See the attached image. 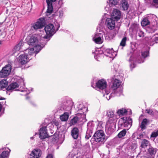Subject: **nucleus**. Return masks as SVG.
<instances>
[{"label":"nucleus","instance_id":"nucleus-29","mask_svg":"<svg viewBox=\"0 0 158 158\" xmlns=\"http://www.w3.org/2000/svg\"><path fill=\"white\" fill-rule=\"evenodd\" d=\"M110 125L109 127H108L107 129H106V132L107 134L110 135L114 131V127L115 126V123L114 122V125L112 124H110Z\"/></svg>","mask_w":158,"mask_h":158},{"label":"nucleus","instance_id":"nucleus-21","mask_svg":"<svg viewBox=\"0 0 158 158\" xmlns=\"http://www.w3.org/2000/svg\"><path fill=\"white\" fill-rule=\"evenodd\" d=\"M149 55V51H146L144 52H141L142 57H141L140 56H138L137 57V60H140L141 62V63H143L144 61V59L146 57L148 56Z\"/></svg>","mask_w":158,"mask_h":158},{"label":"nucleus","instance_id":"nucleus-55","mask_svg":"<svg viewBox=\"0 0 158 158\" xmlns=\"http://www.w3.org/2000/svg\"><path fill=\"white\" fill-rule=\"evenodd\" d=\"M153 112L154 114L153 116L156 118H157L158 117V111L156 110H154Z\"/></svg>","mask_w":158,"mask_h":158},{"label":"nucleus","instance_id":"nucleus-57","mask_svg":"<svg viewBox=\"0 0 158 158\" xmlns=\"http://www.w3.org/2000/svg\"><path fill=\"white\" fill-rule=\"evenodd\" d=\"M143 133H141L139 134L138 136L137 137V139H140L141 138H143Z\"/></svg>","mask_w":158,"mask_h":158},{"label":"nucleus","instance_id":"nucleus-46","mask_svg":"<svg viewBox=\"0 0 158 158\" xmlns=\"http://www.w3.org/2000/svg\"><path fill=\"white\" fill-rule=\"evenodd\" d=\"M87 110V108H86L85 107L82 108L80 109H79L78 111L79 112L78 113V114H84L85 112L84 111Z\"/></svg>","mask_w":158,"mask_h":158},{"label":"nucleus","instance_id":"nucleus-53","mask_svg":"<svg viewBox=\"0 0 158 158\" xmlns=\"http://www.w3.org/2000/svg\"><path fill=\"white\" fill-rule=\"evenodd\" d=\"M111 143H113L115 144H117L119 143V141L118 140V138H115L113 139Z\"/></svg>","mask_w":158,"mask_h":158},{"label":"nucleus","instance_id":"nucleus-44","mask_svg":"<svg viewBox=\"0 0 158 158\" xmlns=\"http://www.w3.org/2000/svg\"><path fill=\"white\" fill-rule=\"evenodd\" d=\"M132 28L133 31H135L136 32L138 30H139V26L137 24H134L132 26Z\"/></svg>","mask_w":158,"mask_h":158},{"label":"nucleus","instance_id":"nucleus-6","mask_svg":"<svg viewBox=\"0 0 158 158\" xmlns=\"http://www.w3.org/2000/svg\"><path fill=\"white\" fill-rule=\"evenodd\" d=\"M73 102L70 100H64L60 105V110L69 111L71 109Z\"/></svg>","mask_w":158,"mask_h":158},{"label":"nucleus","instance_id":"nucleus-45","mask_svg":"<svg viewBox=\"0 0 158 158\" xmlns=\"http://www.w3.org/2000/svg\"><path fill=\"white\" fill-rule=\"evenodd\" d=\"M158 136V130H157L153 132L151 135V138H155Z\"/></svg>","mask_w":158,"mask_h":158},{"label":"nucleus","instance_id":"nucleus-51","mask_svg":"<svg viewBox=\"0 0 158 158\" xmlns=\"http://www.w3.org/2000/svg\"><path fill=\"white\" fill-rule=\"evenodd\" d=\"M20 49V48H19L18 46L16 45L14 46L13 49V53H15L17 51H19Z\"/></svg>","mask_w":158,"mask_h":158},{"label":"nucleus","instance_id":"nucleus-17","mask_svg":"<svg viewBox=\"0 0 158 158\" xmlns=\"http://www.w3.org/2000/svg\"><path fill=\"white\" fill-rule=\"evenodd\" d=\"M46 127H43L39 130V137L42 139H44L47 137L48 134L46 131Z\"/></svg>","mask_w":158,"mask_h":158},{"label":"nucleus","instance_id":"nucleus-7","mask_svg":"<svg viewBox=\"0 0 158 158\" xmlns=\"http://www.w3.org/2000/svg\"><path fill=\"white\" fill-rule=\"evenodd\" d=\"M121 121L122 123H121V125L124 127H127V129L130 128L132 125V119L130 117L121 118Z\"/></svg>","mask_w":158,"mask_h":158},{"label":"nucleus","instance_id":"nucleus-25","mask_svg":"<svg viewBox=\"0 0 158 158\" xmlns=\"http://www.w3.org/2000/svg\"><path fill=\"white\" fill-rule=\"evenodd\" d=\"M102 51L103 52L104 55H105L106 56H110H110L112 55V54L113 52V50L112 48L111 49L109 48H102Z\"/></svg>","mask_w":158,"mask_h":158},{"label":"nucleus","instance_id":"nucleus-40","mask_svg":"<svg viewBox=\"0 0 158 158\" xmlns=\"http://www.w3.org/2000/svg\"><path fill=\"white\" fill-rule=\"evenodd\" d=\"M117 113L118 115H123L124 114H126L127 112V111L126 109H120L118 110L117 111Z\"/></svg>","mask_w":158,"mask_h":158},{"label":"nucleus","instance_id":"nucleus-3","mask_svg":"<svg viewBox=\"0 0 158 158\" xmlns=\"http://www.w3.org/2000/svg\"><path fill=\"white\" fill-rule=\"evenodd\" d=\"M121 82L118 79H115L112 83V85L111 88L113 89V92L109 96V99L107 98L108 100L110 99V97L113 96L112 94H115L116 96H120L123 93V88L122 86L120 87ZM115 95L113 96H115ZM106 98H107L106 97Z\"/></svg>","mask_w":158,"mask_h":158},{"label":"nucleus","instance_id":"nucleus-58","mask_svg":"<svg viewBox=\"0 0 158 158\" xmlns=\"http://www.w3.org/2000/svg\"><path fill=\"white\" fill-rule=\"evenodd\" d=\"M104 91L105 92V93L106 94V95H107L108 94L110 93V91H108L107 90H106L105 89H104Z\"/></svg>","mask_w":158,"mask_h":158},{"label":"nucleus","instance_id":"nucleus-30","mask_svg":"<svg viewBox=\"0 0 158 158\" xmlns=\"http://www.w3.org/2000/svg\"><path fill=\"white\" fill-rule=\"evenodd\" d=\"M69 117V112H65L63 114L60 116V118L62 121H66L68 120Z\"/></svg>","mask_w":158,"mask_h":158},{"label":"nucleus","instance_id":"nucleus-63","mask_svg":"<svg viewBox=\"0 0 158 158\" xmlns=\"http://www.w3.org/2000/svg\"><path fill=\"white\" fill-rule=\"evenodd\" d=\"M6 98L0 97V100H5Z\"/></svg>","mask_w":158,"mask_h":158},{"label":"nucleus","instance_id":"nucleus-48","mask_svg":"<svg viewBox=\"0 0 158 158\" xmlns=\"http://www.w3.org/2000/svg\"><path fill=\"white\" fill-rule=\"evenodd\" d=\"M130 62H131V63L130 64V68L131 70L132 71V69L135 67V63H139L137 62H135L133 60L131 61Z\"/></svg>","mask_w":158,"mask_h":158},{"label":"nucleus","instance_id":"nucleus-15","mask_svg":"<svg viewBox=\"0 0 158 158\" xmlns=\"http://www.w3.org/2000/svg\"><path fill=\"white\" fill-rule=\"evenodd\" d=\"M41 155V151L38 148L34 149L30 154V158H39Z\"/></svg>","mask_w":158,"mask_h":158},{"label":"nucleus","instance_id":"nucleus-13","mask_svg":"<svg viewBox=\"0 0 158 158\" xmlns=\"http://www.w3.org/2000/svg\"><path fill=\"white\" fill-rule=\"evenodd\" d=\"M107 86V83L106 80L102 79L99 80L96 83V86L99 89L103 90Z\"/></svg>","mask_w":158,"mask_h":158},{"label":"nucleus","instance_id":"nucleus-22","mask_svg":"<svg viewBox=\"0 0 158 158\" xmlns=\"http://www.w3.org/2000/svg\"><path fill=\"white\" fill-rule=\"evenodd\" d=\"M149 121L146 118H144L142 120L139 127L141 128L140 131H143L147 128V126L148 124Z\"/></svg>","mask_w":158,"mask_h":158},{"label":"nucleus","instance_id":"nucleus-39","mask_svg":"<svg viewBox=\"0 0 158 158\" xmlns=\"http://www.w3.org/2000/svg\"><path fill=\"white\" fill-rule=\"evenodd\" d=\"M119 0H109V6H115L118 3Z\"/></svg>","mask_w":158,"mask_h":158},{"label":"nucleus","instance_id":"nucleus-54","mask_svg":"<svg viewBox=\"0 0 158 158\" xmlns=\"http://www.w3.org/2000/svg\"><path fill=\"white\" fill-rule=\"evenodd\" d=\"M104 24V21H103V20L102 19L101 22L99 23L98 26L97 27V29H98V28H100V30L101 28H102V25L103 24Z\"/></svg>","mask_w":158,"mask_h":158},{"label":"nucleus","instance_id":"nucleus-42","mask_svg":"<svg viewBox=\"0 0 158 158\" xmlns=\"http://www.w3.org/2000/svg\"><path fill=\"white\" fill-rule=\"evenodd\" d=\"M78 120L79 118L77 117H74L70 121V123L72 125H74L77 123Z\"/></svg>","mask_w":158,"mask_h":158},{"label":"nucleus","instance_id":"nucleus-50","mask_svg":"<svg viewBox=\"0 0 158 158\" xmlns=\"http://www.w3.org/2000/svg\"><path fill=\"white\" fill-rule=\"evenodd\" d=\"M24 43L23 42V40H21L16 45L18 46L19 48H20L21 49L24 45Z\"/></svg>","mask_w":158,"mask_h":158},{"label":"nucleus","instance_id":"nucleus-31","mask_svg":"<svg viewBox=\"0 0 158 158\" xmlns=\"http://www.w3.org/2000/svg\"><path fill=\"white\" fill-rule=\"evenodd\" d=\"M105 39L108 41H110L113 39L115 35L114 34L107 33L105 35Z\"/></svg>","mask_w":158,"mask_h":158},{"label":"nucleus","instance_id":"nucleus-8","mask_svg":"<svg viewBox=\"0 0 158 158\" xmlns=\"http://www.w3.org/2000/svg\"><path fill=\"white\" fill-rule=\"evenodd\" d=\"M53 139L55 142L62 143L64 140L65 135L64 132L59 131L58 134L56 133L53 136L52 139Z\"/></svg>","mask_w":158,"mask_h":158},{"label":"nucleus","instance_id":"nucleus-16","mask_svg":"<svg viewBox=\"0 0 158 158\" xmlns=\"http://www.w3.org/2000/svg\"><path fill=\"white\" fill-rule=\"evenodd\" d=\"M19 85L16 82L11 83L6 88V94L9 95L10 94V93L13 91V90L19 87Z\"/></svg>","mask_w":158,"mask_h":158},{"label":"nucleus","instance_id":"nucleus-56","mask_svg":"<svg viewBox=\"0 0 158 158\" xmlns=\"http://www.w3.org/2000/svg\"><path fill=\"white\" fill-rule=\"evenodd\" d=\"M63 15V12L62 10H60L59 11V16L61 18Z\"/></svg>","mask_w":158,"mask_h":158},{"label":"nucleus","instance_id":"nucleus-34","mask_svg":"<svg viewBox=\"0 0 158 158\" xmlns=\"http://www.w3.org/2000/svg\"><path fill=\"white\" fill-rule=\"evenodd\" d=\"M94 125L93 123V121H89L87 123V127L88 130H91L93 131Z\"/></svg>","mask_w":158,"mask_h":158},{"label":"nucleus","instance_id":"nucleus-11","mask_svg":"<svg viewBox=\"0 0 158 158\" xmlns=\"http://www.w3.org/2000/svg\"><path fill=\"white\" fill-rule=\"evenodd\" d=\"M29 58L30 57L28 56V55L24 53V54L21 55L19 56L18 61L22 65H23L27 63L31 59V58L30 59Z\"/></svg>","mask_w":158,"mask_h":158},{"label":"nucleus","instance_id":"nucleus-28","mask_svg":"<svg viewBox=\"0 0 158 158\" xmlns=\"http://www.w3.org/2000/svg\"><path fill=\"white\" fill-rule=\"evenodd\" d=\"M121 6L124 10H127L129 6L127 1L126 0H122L121 1Z\"/></svg>","mask_w":158,"mask_h":158},{"label":"nucleus","instance_id":"nucleus-60","mask_svg":"<svg viewBox=\"0 0 158 158\" xmlns=\"http://www.w3.org/2000/svg\"><path fill=\"white\" fill-rule=\"evenodd\" d=\"M53 123L56 126H58L59 125V123L58 122H54Z\"/></svg>","mask_w":158,"mask_h":158},{"label":"nucleus","instance_id":"nucleus-26","mask_svg":"<svg viewBox=\"0 0 158 158\" xmlns=\"http://www.w3.org/2000/svg\"><path fill=\"white\" fill-rule=\"evenodd\" d=\"M10 73V70H5L3 68L0 71V77H6L8 76Z\"/></svg>","mask_w":158,"mask_h":158},{"label":"nucleus","instance_id":"nucleus-14","mask_svg":"<svg viewBox=\"0 0 158 158\" xmlns=\"http://www.w3.org/2000/svg\"><path fill=\"white\" fill-rule=\"evenodd\" d=\"M93 41L98 44H101L103 42L102 34L100 33L96 34L93 38Z\"/></svg>","mask_w":158,"mask_h":158},{"label":"nucleus","instance_id":"nucleus-64","mask_svg":"<svg viewBox=\"0 0 158 158\" xmlns=\"http://www.w3.org/2000/svg\"><path fill=\"white\" fill-rule=\"evenodd\" d=\"M2 109V104L0 103V112L1 111V110Z\"/></svg>","mask_w":158,"mask_h":158},{"label":"nucleus","instance_id":"nucleus-43","mask_svg":"<svg viewBox=\"0 0 158 158\" xmlns=\"http://www.w3.org/2000/svg\"><path fill=\"white\" fill-rule=\"evenodd\" d=\"M127 40L126 37H124L122 39L120 43V46L122 47H124L125 46L126 44V41Z\"/></svg>","mask_w":158,"mask_h":158},{"label":"nucleus","instance_id":"nucleus-59","mask_svg":"<svg viewBox=\"0 0 158 158\" xmlns=\"http://www.w3.org/2000/svg\"><path fill=\"white\" fill-rule=\"evenodd\" d=\"M46 158H53V156L52 154H49L47 156Z\"/></svg>","mask_w":158,"mask_h":158},{"label":"nucleus","instance_id":"nucleus-49","mask_svg":"<svg viewBox=\"0 0 158 158\" xmlns=\"http://www.w3.org/2000/svg\"><path fill=\"white\" fill-rule=\"evenodd\" d=\"M154 111L150 109H147L145 110V112L148 114L153 116L154 114Z\"/></svg>","mask_w":158,"mask_h":158},{"label":"nucleus","instance_id":"nucleus-35","mask_svg":"<svg viewBox=\"0 0 158 158\" xmlns=\"http://www.w3.org/2000/svg\"><path fill=\"white\" fill-rule=\"evenodd\" d=\"M93 132V131L91 130L87 129L85 136V139H88L90 137H91Z\"/></svg>","mask_w":158,"mask_h":158},{"label":"nucleus","instance_id":"nucleus-36","mask_svg":"<svg viewBox=\"0 0 158 158\" xmlns=\"http://www.w3.org/2000/svg\"><path fill=\"white\" fill-rule=\"evenodd\" d=\"M149 144V141L148 140L146 139H143L141 142V147L142 148H144L146 147Z\"/></svg>","mask_w":158,"mask_h":158},{"label":"nucleus","instance_id":"nucleus-62","mask_svg":"<svg viewBox=\"0 0 158 158\" xmlns=\"http://www.w3.org/2000/svg\"><path fill=\"white\" fill-rule=\"evenodd\" d=\"M21 81H22V82H23L22 84H23V86H24L25 85V84L24 82V80H23V79H21Z\"/></svg>","mask_w":158,"mask_h":158},{"label":"nucleus","instance_id":"nucleus-24","mask_svg":"<svg viewBox=\"0 0 158 158\" xmlns=\"http://www.w3.org/2000/svg\"><path fill=\"white\" fill-rule=\"evenodd\" d=\"M71 135L74 139H77L79 137V130L76 127H74L71 131Z\"/></svg>","mask_w":158,"mask_h":158},{"label":"nucleus","instance_id":"nucleus-1","mask_svg":"<svg viewBox=\"0 0 158 158\" xmlns=\"http://www.w3.org/2000/svg\"><path fill=\"white\" fill-rule=\"evenodd\" d=\"M60 27V24L57 22L55 23V26L53 24L49 23L45 26L44 30L46 35L43 38L46 40L47 42L49 41L50 38L56 33Z\"/></svg>","mask_w":158,"mask_h":158},{"label":"nucleus","instance_id":"nucleus-9","mask_svg":"<svg viewBox=\"0 0 158 158\" xmlns=\"http://www.w3.org/2000/svg\"><path fill=\"white\" fill-rule=\"evenodd\" d=\"M92 53L94 54V58L97 61H100L104 57V54L102 48H96L95 49V52H93Z\"/></svg>","mask_w":158,"mask_h":158},{"label":"nucleus","instance_id":"nucleus-61","mask_svg":"<svg viewBox=\"0 0 158 158\" xmlns=\"http://www.w3.org/2000/svg\"><path fill=\"white\" fill-rule=\"evenodd\" d=\"M153 2L154 3L157 4H158V0H152Z\"/></svg>","mask_w":158,"mask_h":158},{"label":"nucleus","instance_id":"nucleus-32","mask_svg":"<svg viewBox=\"0 0 158 158\" xmlns=\"http://www.w3.org/2000/svg\"><path fill=\"white\" fill-rule=\"evenodd\" d=\"M8 84V82L6 80H2L0 81V88L3 89L6 87Z\"/></svg>","mask_w":158,"mask_h":158},{"label":"nucleus","instance_id":"nucleus-41","mask_svg":"<svg viewBox=\"0 0 158 158\" xmlns=\"http://www.w3.org/2000/svg\"><path fill=\"white\" fill-rule=\"evenodd\" d=\"M127 132L126 130L125 129H123L121 131L118 135L117 136L119 138H121L124 136Z\"/></svg>","mask_w":158,"mask_h":158},{"label":"nucleus","instance_id":"nucleus-38","mask_svg":"<svg viewBox=\"0 0 158 158\" xmlns=\"http://www.w3.org/2000/svg\"><path fill=\"white\" fill-rule=\"evenodd\" d=\"M9 152L8 151H4L0 155V158H8Z\"/></svg>","mask_w":158,"mask_h":158},{"label":"nucleus","instance_id":"nucleus-4","mask_svg":"<svg viewBox=\"0 0 158 158\" xmlns=\"http://www.w3.org/2000/svg\"><path fill=\"white\" fill-rule=\"evenodd\" d=\"M39 39L36 35H33L31 36L27 41L28 44L30 46H35L36 49L35 51L36 52V54L38 53L43 48L40 45H37Z\"/></svg>","mask_w":158,"mask_h":158},{"label":"nucleus","instance_id":"nucleus-20","mask_svg":"<svg viewBox=\"0 0 158 158\" xmlns=\"http://www.w3.org/2000/svg\"><path fill=\"white\" fill-rule=\"evenodd\" d=\"M148 39V44L150 46H152L154 44L158 43V34L154 35L152 37H149Z\"/></svg>","mask_w":158,"mask_h":158},{"label":"nucleus","instance_id":"nucleus-27","mask_svg":"<svg viewBox=\"0 0 158 158\" xmlns=\"http://www.w3.org/2000/svg\"><path fill=\"white\" fill-rule=\"evenodd\" d=\"M34 50L33 48H29L24 50V53L28 55V56H31L33 54L34 52L35 53V55H36V52H35V51H34Z\"/></svg>","mask_w":158,"mask_h":158},{"label":"nucleus","instance_id":"nucleus-10","mask_svg":"<svg viewBox=\"0 0 158 158\" xmlns=\"http://www.w3.org/2000/svg\"><path fill=\"white\" fill-rule=\"evenodd\" d=\"M106 115L108 119V123L110 124H112L114 125L115 120L114 112L111 110H109L107 111Z\"/></svg>","mask_w":158,"mask_h":158},{"label":"nucleus","instance_id":"nucleus-5","mask_svg":"<svg viewBox=\"0 0 158 158\" xmlns=\"http://www.w3.org/2000/svg\"><path fill=\"white\" fill-rule=\"evenodd\" d=\"M45 24L44 18H40L35 23L31 24L30 31H36L38 29L42 28L44 27Z\"/></svg>","mask_w":158,"mask_h":158},{"label":"nucleus","instance_id":"nucleus-37","mask_svg":"<svg viewBox=\"0 0 158 158\" xmlns=\"http://www.w3.org/2000/svg\"><path fill=\"white\" fill-rule=\"evenodd\" d=\"M148 152L150 155H154L156 152V149L152 147H150L148 149Z\"/></svg>","mask_w":158,"mask_h":158},{"label":"nucleus","instance_id":"nucleus-52","mask_svg":"<svg viewBox=\"0 0 158 158\" xmlns=\"http://www.w3.org/2000/svg\"><path fill=\"white\" fill-rule=\"evenodd\" d=\"M5 70H10V73L11 69V67L10 65V64H7L5 66V67L3 68Z\"/></svg>","mask_w":158,"mask_h":158},{"label":"nucleus","instance_id":"nucleus-23","mask_svg":"<svg viewBox=\"0 0 158 158\" xmlns=\"http://www.w3.org/2000/svg\"><path fill=\"white\" fill-rule=\"evenodd\" d=\"M133 53V52L132 50L131 51H130L128 52L127 56H130V58L129 60V62H131V61L133 60L135 62H137L139 63H141V62L140 60H137V57L134 58L132 56Z\"/></svg>","mask_w":158,"mask_h":158},{"label":"nucleus","instance_id":"nucleus-33","mask_svg":"<svg viewBox=\"0 0 158 158\" xmlns=\"http://www.w3.org/2000/svg\"><path fill=\"white\" fill-rule=\"evenodd\" d=\"M150 22L147 17L144 18L141 22V24L143 27L146 26L150 24Z\"/></svg>","mask_w":158,"mask_h":158},{"label":"nucleus","instance_id":"nucleus-2","mask_svg":"<svg viewBox=\"0 0 158 158\" xmlns=\"http://www.w3.org/2000/svg\"><path fill=\"white\" fill-rule=\"evenodd\" d=\"M93 139L94 140L98 143V146L99 147L104 143L107 139L106 137V135L104 131L102 130H99L96 131L94 135L93 138L90 140L92 144V140Z\"/></svg>","mask_w":158,"mask_h":158},{"label":"nucleus","instance_id":"nucleus-12","mask_svg":"<svg viewBox=\"0 0 158 158\" xmlns=\"http://www.w3.org/2000/svg\"><path fill=\"white\" fill-rule=\"evenodd\" d=\"M105 24L108 29L112 30L115 27V20L111 18H107L106 20Z\"/></svg>","mask_w":158,"mask_h":158},{"label":"nucleus","instance_id":"nucleus-18","mask_svg":"<svg viewBox=\"0 0 158 158\" xmlns=\"http://www.w3.org/2000/svg\"><path fill=\"white\" fill-rule=\"evenodd\" d=\"M121 17L120 11L118 10L114 9L113 10L111 15V18L117 21L120 19Z\"/></svg>","mask_w":158,"mask_h":158},{"label":"nucleus","instance_id":"nucleus-47","mask_svg":"<svg viewBox=\"0 0 158 158\" xmlns=\"http://www.w3.org/2000/svg\"><path fill=\"white\" fill-rule=\"evenodd\" d=\"M136 32L140 37H143L144 36V32L140 29L137 31Z\"/></svg>","mask_w":158,"mask_h":158},{"label":"nucleus","instance_id":"nucleus-19","mask_svg":"<svg viewBox=\"0 0 158 158\" xmlns=\"http://www.w3.org/2000/svg\"><path fill=\"white\" fill-rule=\"evenodd\" d=\"M57 0H46L47 4V13H51L53 11L52 3L56 2Z\"/></svg>","mask_w":158,"mask_h":158}]
</instances>
